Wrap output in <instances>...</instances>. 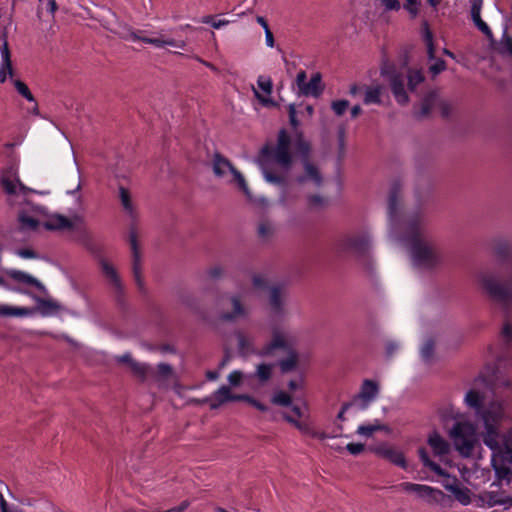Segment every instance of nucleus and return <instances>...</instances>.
I'll return each instance as SVG.
<instances>
[{
    "label": "nucleus",
    "mask_w": 512,
    "mask_h": 512,
    "mask_svg": "<svg viewBox=\"0 0 512 512\" xmlns=\"http://www.w3.org/2000/svg\"><path fill=\"white\" fill-rule=\"evenodd\" d=\"M463 403L473 410L483 426L478 425L467 414L451 409L454 420L448 436L454 449L463 458L473 456L482 440L491 451V465L500 484L512 485V428L500 431L503 423L511 421L509 405L502 400L486 401V391L479 387L470 388L464 395Z\"/></svg>",
    "instance_id": "f257e3e1"
},
{
    "label": "nucleus",
    "mask_w": 512,
    "mask_h": 512,
    "mask_svg": "<svg viewBox=\"0 0 512 512\" xmlns=\"http://www.w3.org/2000/svg\"><path fill=\"white\" fill-rule=\"evenodd\" d=\"M400 186L393 185L389 194L388 209L391 230L395 238L410 245L414 266L419 269H432L442 261L437 246L421 230L419 221L397 219Z\"/></svg>",
    "instance_id": "f03ea898"
},
{
    "label": "nucleus",
    "mask_w": 512,
    "mask_h": 512,
    "mask_svg": "<svg viewBox=\"0 0 512 512\" xmlns=\"http://www.w3.org/2000/svg\"><path fill=\"white\" fill-rule=\"evenodd\" d=\"M0 185L7 196L8 204L19 209L18 220L22 230H36L39 225H42V222L35 218L39 207L29 201V194L33 190L20 181L16 166L12 165L3 170Z\"/></svg>",
    "instance_id": "7ed1b4c3"
},
{
    "label": "nucleus",
    "mask_w": 512,
    "mask_h": 512,
    "mask_svg": "<svg viewBox=\"0 0 512 512\" xmlns=\"http://www.w3.org/2000/svg\"><path fill=\"white\" fill-rule=\"evenodd\" d=\"M290 137L285 130L278 135L275 147H264L261 151L259 164L265 180L272 184H284L285 174L292 164Z\"/></svg>",
    "instance_id": "20e7f679"
},
{
    "label": "nucleus",
    "mask_w": 512,
    "mask_h": 512,
    "mask_svg": "<svg viewBox=\"0 0 512 512\" xmlns=\"http://www.w3.org/2000/svg\"><path fill=\"white\" fill-rule=\"evenodd\" d=\"M254 297L253 288H241L230 293L219 303V318L223 321H236L248 317L251 311V301Z\"/></svg>",
    "instance_id": "39448f33"
},
{
    "label": "nucleus",
    "mask_w": 512,
    "mask_h": 512,
    "mask_svg": "<svg viewBox=\"0 0 512 512\" xmlns=\"http://www.w3.org/2000/svg\"><path fill=\"white\" fill-rule=\"evenodd\" d=\"M478 282L482 290L493 301L508 307L512 304V276L507 284H504L497 275L492 272H481Z\"/></svg>",
    "instance_id": "423d86ee"
},
{
    "label": "nucleus",
    "mask_w": 512,
    "mask_h": 512,
    "mask_svg": "<svg viewBox=\"0 0 512 512\" xmlns=\"http://www.w3.org/2000/svg\"><path fill=\"white\" fill-rule=\"evenodd\" d=\"M237 342L243 354L257 353L261 356H269L275 349H288L294 343V340L289 333L280 329H273L270 343L258 351L254 350L252 339L242 333L237 334Z\"/></svg>",
    "instance_id": "0eeeda50"
},
{
    "label": "nucleus",
    "mask_w": 512,
    "mask_h": 512,
    "mask_svg": "<svg viewBox=\"0 0 512 512\" xmlns=\"http://www.w3.org/2000/svg\"><path fill=\"white\" fill-rule=\"evenodd\" d=\"M33 299L36 302L35 309L27 307H16L0 303V317H27L31 316L35 311L41 314L43 317H49L57 314L62 310V306L53 299H43L34 296Z\"/></svg>",
    "instance_id": "6e6552de"
},
{
    "label": "nucleus",
    "mask_w": 512,
    "mask_h": 512,
    "mask_svg": "<svg viewBox=\"0 0 512 512\" xmlns=\"http://www.w3.org/2000/svg\"><path fill=\"white\" fill-rule=\"evenodd\" d=\"M212 169L216 177L225 179L228 183H236L239 189L251 200V192L244 176L232 165V163L219 153L212 158Z\"/></svg>",
    "instance_id": "1a4fd4ad"
},
{
    "label": "nucleus",
    "mask_w": 512,
    "mask_h": 512,
    "mask_svg": "<svg viewBox=\"0 0 512 512\" xmlns=\"http://www.w3.org/2000/svg\"><path fill=\"white\" fill-rule=\"evenodd\" d=\"M1 64H0V82L4 83L10 76L11 82L16 91L29 102H35V98L28 86L19 79L13 78V68L10 58V51L6 40L0 45Z\"/></svg>",
    "instance_id": "9d476101"
},
{
    "label": "nucleus",
    "mask_w": 512,
    "mask_h": 512,
    "mask_svg": "<svg viewBox=\"0 0 512 512\" xmlns=\"http://www.w3.org/2000/svg\"><path fill=\"white\" fill-rule=\"evenodd\" d=\"M125 40L137 42L141 41L146 44H150L156 48H165V47H176L180 49H184L186 47V42L183 40H175L174 38L163 34V33H152L151 36H145L144 31L142 30H131L128 29L127 33L122 36Z\"/></svg>",
    "instance_id": "9b49d317"
},
{
    "label": "nucleus",
    "mask_w": 512,
    "mask_h": 512,
    "mask_svg": "<svg viewBox=\"0 0 512 512\" xmlns=\"http://www.w3.org/2000/svg\"><path fill=\"white\" fill-rule=\"evenodd\" d=\"M335 248L340 254L362 256L370 248V238L365 234L346 235L336 242Z\"/></svg>",
    "instance_id": "f8f14e48"
},
{
    "label": "nucleus",
    "mask_w": 512,
    "mask_h": 512,
    "mask_svg": "<svg viewBox=\"0 0 512 512\" xmlns=\"http://www.w3.org/2000/svg\"><path fill=\"white\" fill-rule=\"evenodd\" d=\"M298 151L303 156L304 173L302 176H299L297 178V181L299 183H312L316 187L321 186L323 183V177L318 167L315 164H313L308 158L310 152L309 144L303 140H300L298 142Z\"/></svg>",
    "instance_id": "ddd939ff"
},
{
    "label": "nucleus",
    "mask_w": 512,
    "mask_h": 512,
    "mask_svg": "<svg viewBox=\"0 0 512 512\" xmlns=\"http://www.w3.org/2000/svg\"><path fill=\"white\" fill-rule=\"evenodd\" d=\"M84 222V216L81 214H74L70 218L53 214L42 222V226L47 230H71L83 226Z\"/></svg>",
    "instance_id": "4468645a"
},
{
    "label": "nucleus",
    "mask_w": 512,
    "mask_h": 512,
    "mask_svg": "<svg viewBox=\"0 0 512 512\" xmlns=\"http://www.w3.org/2000/svg\"><path fill=\"white\" fill-rule=\"evenodd\" d=\"M379 385L377 382L365 379L362 382L359 394L352 401L359 409L365 410L377 398Z\"/></svg>",
    "instance_id": "2eb2a0df"
},
{
    "label": "nucleus",
    "mask_w": 512,
    "mask_h": 512,
    "mask_svg": "<svg viewBox=\"0 0 512 512\" xmlns=\"http://www.w3.org/2000/svg\"><path fill=\"white\" fill-rule=\"evenodd\" d=\"M288 294L283 287L273 286L269 290V307L272 315L282 317L287 313Z\"/></svg>",
    "instance_id": "dca6fc26"
},
{
    "label": "nucleus",
    "mask_w": 512,
    "mask_h": 512,
    "mask_svg": "<svg viewBox=\"0 0 512 512\" xmlns=\"http://www.w3.org/2000/svg\"><path fill=\"white\" fill-rule=\"evenodd\" d=\"M373 451L377 456L384 458L399 467L406 468L407 466L403 453L387 443H382L376 446Z\"/></svg>",
    "instance_id": "f3484780"
},
{
    "label": "nucleus",
    "mask_w": 512,
    "mask_h": 512,
    "mask_svg": "<svg viewBox=\"0 0 512 512\" xmlns=\"http://www.w3.org/2000/svg\"><path fill=\"white\" fill-rule=\"evenodd\" d=\"M480 500L484 506L489 508L502 506L504 510L512 507V497L499 491H485L480 495Z\"/></svg>",
    "instance_id": "a211bd4d"
},
{
    "label": "nucleus",
    "mask_w": 512,
    "mask_h": 512,
    "mask_svg": "<svg viewBox=\"0 0 512 512\" xmlns=\"http://www.w3.org/2000/svg\"><path fill=\"white\" fill-rule=\"evenodd\" d=\"M419 457L425 467H428L430 470H432L439 476L446 477V479L442 483V485L445 489H446V485H451V486L459 485L457 478L450 477L449 475H447L444 472V470L437 463L433 462L429 458L428 453L425 449H419Z\"/></svg>",
    "instance_id": "6ab92c4d"
},
{
    "label": "nucleus",
    "mask_w": 512,
    "mask_h": 512,
    "mask_svg": "<svg viewBox=\"0 0 512 512\" xmlns=\"http://www.w3.org/2000/svg\"><path fill=\"white\" fill-rule=\"evenodd\" d=\"M483 7V0H471V19L474 25L488 38L493 37V33L489 26L481 18V10Z\"/></svg>",
    "instance_id": "aec40b11"
},
{
    "label": "nucleus",
    "mask_w": 512,
    "mask_h": 512,
    "mask_svg": "<svg viewBox=\"0 0 512 512\" xmlns=\"http://www.w3.org/2000/svg\"><path fill=\"white\" fill-rule=\"evenodd\" d=\"M418 489L416 497L430 505L441 504L445 499V494L437 488L420 484Z\"/></svg>",
    "instance_id": "412c9836"
},
{
    "label": "nucleus",
    "mask_w": 512,
    "mask_h": 512,
    "mask_svg": "<svg viewBox=\"0 0 512 512\" xmlns=\"http://www.w3.org/2000/svg\"><path fill=\"white\" fill-rule=\"evenodd\" d=\"M232 392L226 385L219 387L210 397L201 400V403H209L211 409H218L223 404L231 401Z\"/></svg>",
    "instance_id": "4be33fe9"
},
{
    "label": "nucleus",
    "mask_w": 512,
    "mask_h": 512,
    "mask_svg": "<svg viewBox=\"0 0 512 512\" xmlns=\"http://www.w3.org/2000/svg\"><path fill=\"white\" fill-rule=\"evenodd\" d=\"M427 442L435 456H446L450 452V444L438 432H433L428 436Z\"/></svg>",
    "instance_id": "5701e85b"
},
{
    "label": "nucleus",
    "mask_w": 512,
    "mask_h": 512,
    "mask_svg": "<svg viewBox=\"0 0 512 512\" xmlns=\"http://www.w3.org/2000/svg\"><path fill=\"white\" fill-rule=\"evenodd\" d=\"M129 242L132 251V270L133 275H141V254L140 247L137 242L136 230L132 227L129 232Z\"/></svg>",
    "instance_id": "b1692460"
},
{
    "label": "nucleus",
    "mask_w": 512,
    "mask_h": 512,
    "mask_svg": "<svg viewBox=\"0 0 512 512\" xmlns=\"http://www.w3.org/2000/svg\"><path fill=\"white\" fill-rule=\"evenodd\" d=\"M389 81L396 101L400 105H406L409 102V97L404 89L402 77L400 75H391Z\"/></svg>",
    "instance_id": "393cba45"
},
{
    "label": "nucleus",
    "mask_w": 512,
    "mask_h": 512,
    "mask_svg": "<svg viewBox=\"0 0 512 512\" xmlns=\"http://www.w3.org/2000/svg\"><path fill=\"white\" fill-rule=\"evenodd\" d=\"M100 265L103 274L109 280L110 284L117 292H121L123 290V284L115 267L104 259L100 261Z\"/></svg>",
    "instance_id": "a878e982"
},
{
    "label": "nucleus",
    "mask_w": 512,
    "mask_h": 512,
    "mask_svg": "<svg viewBox=\"0 0 512 512\" xmlns=\"http://www.w3.org/2000/svg\"><path fill=\"white\" fill-rule=\"evenodd\" d=\"M7 274L17 282L35 286L40 291L46 292L45 286L39 280L24 271L10 269L7 271Z\"/></svg>",
    "instance_id": "bb28decb"
},
{
    "label": "nucleus",
    "mask_w": 512,
    "mask_h": 512,
    "mask_svg": "<svg viewBox=\"0 0 512 512\" xmlns=\"http://www.w3.org/2000/svg\"><path fill=\"white\" fill-rule=\"evenodd\" d=\"M257 85L264 94L262 95L257 90L254 89L255 96L258 98V100L264 105L272 103V101L269 99V96L271 95L273 88L272 80L266 76H259L257 80Z\"/></svg>",
    "instance_id": "cd10ccee"
},
{
    "label": "nucleus",
    "mask_w": 512,
    "mask_h": 512,
    "mask_svg": "<svg viewBox=\"0 0 512 512\" xmlns=\"http://www.w3.org/2000/svg\"><path fill=\"white\" fill-rule=\"evenodd\" d=\"M281 371L283 373H288L291 371H294L298 368L299 365V354L294 349H289L287 356L281 360H279L278 363Z\"/></svg>",
    "instance_id": "c85d7f7f"
},
{
    "label": "nucleus",
    "mask_w": 512,
    "mask_h": 512,
    "mask_svg": "<svg viewBox=\"0 0 512 512\" xmlns=\"http://www.w3.org/2000/svg\"><path fill=\"white\" fill-rule=\"evenodd\" d=\"M446 490L450 491L455 499L462 505L467 506L471 503V491L462 485H446Z\"/></svg>",
    "instance_id": "c756f323"
},
{
    "label": "nucleus",
    "mask_w": 512,
    "mask_h": 512,
    "mask_svg": "<svg viewBox=\"0 0 512 512\" xmlns=\"http://www.w3.org/2000/svg\"><path fill=\"white\" fill-rule=\"evenodd\" d=\"M383 87L379 84L366 86L364 88V98L363 101L365 104H380L381 103V95H382Z\"/></svg>",
    "instance_id": "7c9ffc66"
},
{
    "label": "nucleus",
    "mask_w": 512,
    "mask_h": 512,
    "mask_svg": "<svg viewBox=\"0 0 512 512\" xmlns=\"http://www.w3.org/2000/svg\"><path fill=\"white\" fill-rule=\"evenodd\" d=\"M322 92L321 86V75L319 73H315L310 81L306 84L304 88H302V93L304 95H311L317 97Z\"/></svg>",
    "instance_id": "2f4dec72"
},
{
    "label": "nucleus",
    "mask_w": 512,
    "mask_h": 512,
    "mask_svg": "<svg viewBox=\"0 0 512 512\" xmlns=\"http://www.w3.org/2000/svg\"><path fill=\"white\" fill-rule=\"evenodd\" d=\"M129 369L131 373L141 381H145L152 374L150 365L138 362L137 360L131 363Z\"/></svg>",
    "instance_id": "473e14b6"
},
{
    "label": "nucleus",
    "mask_w": 512,
    "mask_h": 512,
    "mask_svg": "<svg viewBox=\"0 0 512 512\" xmlns=\"http://www.w3.org/2000/svg\"><path fill=\"white\" fill-rule=\"evenodd\" d=\"M275 225L269 220H263L258 224L257 233L261 240L268 241L275 234Z\"/></svg>",
    "instance_id": "72a5a7b5"
},
{
    "label": "nucleus",
    "mask_w": 512,
    "mask_h": 512,
    "mask_svg": "<svg viewBox=\"0 0 512 512\" xmlns=\"http://www.w3.org/2000/svg\"><path fill=\"white\" fill-rule=\"evenodd\" d=\"M272 370V364L261 363L257 365L255 373L252 376L256 377L260 383H265L270 379Z\"/></svg>",
    "instance_id": "f704fd0d"
},
{
    "label": "nucleus",
    "mask_w": 512,
    "mask_h": 512,
    "mask_svg": "<svg viewBox=\"0 0 512 512\" xmlns=\"http://www.w3.org/2000/svg\"><path fill=\"white\" fill-rule=\"evenodd\" d=\"M381 430H386V426L375 423V424H368V425H360L357 428L356 432H357V434H359L361 436L371 437L374 432L381 431Z\"/></svg>",
    "instance_id": "c9c22d12"
},
{
    "label": "nucleus",
    "mask_w": 512,
    "mask_h": 512,
    "mask_svg": "<svg viewBox=\"0 0 512 512\" xmlns=\"http://www.w3.org/2000/svg\"><path fill=\"white\" fill-rule=\"evenodd\" d=\"M248 378H251V375H245L240 370H234L228 375L227 380L232 387H238Z\"/></svg>",
    "instance_id": "e433bc0d"
},
{
    "label": "nucleus",
    "mask_w": 512,
    "mask_h": 512,
    "mask_svg": "<svg viewBox=\"0 0 512 512\" xmlns=\"http://www.w3.org/2000/svg\"><path fill=\"white\" fill-rule=\"evenodd\" d=\"M423 37L426 42L427 46V52L430 59L434 58V44H433V35L430 31L427 22L424 23V29H423Z\"/></svg>",
    "instance_id": "4c0bfd02"
},
{
    "label": "nucleus",
    "mask_w": 512,
    "mask_h": 512,
    "mask_svg": "<svg viewBox=\"0 0 512 512\" xmlns=\"http://www.w3.org/2000/svg\"><path fill=\"white\" fill-rule=\"evenodd\" d=\"M200 22L203 23V24H209L214 29H220V28L228 25L229 23H231V21L226 20V19H218V20H216L215 17L212 16V15H207V16L202 17L200 19Z\"/></svg>",
    "instance_id": "58836bf2"
},
{
    "label": "nucleus",
    "mask_w": 512,
    "mask_h": 512,
    "mask_svg": "<svg viewBox=\"0 0 512 512\" xmlns=\"http://www.w3.org/2000/svg\"><path fill=\"white\" fill-rule=\"evenodd\" d=\"M434 353V342L432 339H427L420 349L421 357L424 361L429 362Z\"/></svg>",
    "instance_id": "ea45409f"
},
{
    "label": "nucleus",
    "mask_w": 512,
    "mask_h": 512,
    "mask_svg": "<svg viewBox=\"0 0 512 512\" xmlns=\"http://www.w3.org/2000/svg\"><path fill=\"white\" fill-rule=\"evenodd\" d=\"M119 194H120V199H121L123 208L128 213H130L132 215L133 214V205H132V201L130 199L129 192L125 188L120 187Z\"/></svg>",
    "instance_id": "a19ab883"
},
{
    "label": "nucleus",
    "mask_w": 512,
    "mask_h": 512,
    "mask_svg": "<svg viewBox=\"0 0 512 512\" xmlns=\"http://www.w3.org/2000/svg\"><path fill=\"white\" fill-rule=\"evenodd\" d=\"M272 402L274 404L280 405V406H290L291 405V397L289 394L279 391L274 394L272 398Z\"/></svg>",
    "instance_id": "79ce46f5"
},
{
    "label": "nucleus",
    "mask_w": 512,
    "mask_h": 512,
    "mask_svg": "<svg viewBox=\"0 0 512 512\" xmlns=\"http://www.w3.org/2000/svg\"><path fill=\"white\" fill-rule=\"evenodd\" d=\"M435 99H436V95H434V94H431L427 98L424 99V101L422 102V105H421V110H420L421 117L427 116L430 113Z\"/></svg>",
    "instance_id": "37998d69"
},
{
    "label": "nucleus",
    "mask_w": 512,
    "mask_h": 512,
    "mask_svg": "<svg viewBox=\"0 0 512 512\" xmlns=\"http://www.w3.org/2000/svg\"><path fill=\"white\" fill-rule=\"evenodd\" d=\"M419 485L420 484H417V483L402 482V483L398 484L397 486H395V488H396V490H398L400 492L413 493L416 495L419 490L418 489Z\"/></svg>",
    "instance_id": "c03bdc74"
},
{
    "label": "nucleus",
    "mask_w": 512,
    "mask_h": 512,
    "mask_svg": "<svg viewBox=\"0 0 512 512\" xmlns=\"http://www.w3.org/2000/svg\"><path fill=\"white\" fill-rule=\"evenodd\" d=\"M424 80L420 71H411L408 75V85L410 90H414Z\"/></svg>",
    "instance_id": "a18cd8bd"
},
{
    "label": "nucleus",
    "mask_w": 512,
    "mask_h": 512,
    "mask_svg": "<svg viewBox=\"0 0 512 512\" xmlns=\"http://www.w3.org/2000/svg\"><path fill=\"white\" fill-rule=\"evenodd\" d=\"M207 276L212 280H218L224 277L225 269L220 265H214L207 270Z\"/></svg>",
    "instance_id": "49530a36"
},
{
    "label": "nucleus",
    "mask_w": 512,
    "mask_h": 512,
    "mask_svg": "<svg viewBox=\"0 0 512 512\" xmlns=\"http://www.w3.org/2000/svg\"><path fill=\"white\" fill-rule=\"evenodd\" d=\"M284 418L288 422L292 423L298 430H300L304 434H308L311 436V432L314 431L307 424L301 423V422L297 421L296 419L292 418L291 416L285 415Z\"/></svg>",
    "instance_id": "de8ad7c7"
},
{
    "label": "nucleus",
    "mask_w": 512,
    "mask_h": 512,
    "mask_svg": "<svg viewBox=\"0 0 512 512\" xmlns=\"http://www.w3.org/2000/svg\"><path fill=\"white\" fill-rule=\"evenodd\" d=\"M511 250V246L507 242H500L498 243L494 248V253L497 257H506L508 256L509 252Z\"/></svg>",
    "instance_id": "09e8293b"
},
{
    "label": "nucleus",
    "mask_w": 512,
    "mask_h": 512,
    "mask_svg": "<svg viewBox=\"0 0 512 512\" xmlns=\"http://www.w3.org/2000/svg\"><path fill=\"white\" fill-rule=\"evenodd\" d=\"M349 106V102L347 100H337L332 102V109L336 115L340 116L345 113Z\"/></svg>",
    "instance_id": "8fccbe9b"
},
{
    "label": "nucleus",
    "mask_w": 512,
    "mask_h": 512,
    "mask_svg": "<svg viewBox=\"0 0 512 512\" xmlns=\"http://www.w3.org/2000/svg\"><path fill=\"white\" fill-rule=\"evenodd\" d=\"M157 372L161 378L167 379L172 375L173 369L167 363H159L157 366Z\"/></svg>",
    "instance_id": "3c124183"
},
{
    "label": "nucleus",
    "mask_w": 512,
    "mask_h": 512,
    "mask_svg": "<svg viewBox=\"0 0 512 512\" xmlns=\"http://www.w3.org/2000/svg\"><path fill=\"white\" fill-rule=\"evenodd\" d=\"M501 337L507 343H512V325L510 323H505L501 330Z\"/></svg>",
    "instance_id": "603ef678"
},
{
    "label": "nucleus",
    "mask_w": 512,
    "mask_h": 512,
    "mask_svg": "<svg viewBox=\"0 0 512 512\" xmlns=\"http://www.w3.org/2000/svg\"><path fill=\"white\" fill-rule=\"evenodd\" d=\"M0 509L1 512H21L16 506H9L3 494L0 492Z\"/></svg>",
    "instance_id": "864d4df0"
},
{
    "label": "nucleus",
    "mask_w": 512,
    "mask_h": 512,
    "mask_svg": "<svg viewBox=\"0 0 512 512\" xmlns=\"http://www.w3.org/2000/svg\"><path fill=\"white\" fill-rule=\"evenodd\" d=\"M364 444L362 443H349L346 446L347 451L352 455H359L364 451Z\"/></svg>",
    "instance_id": "5fc2aeb1"
},
{
    "label": "nucleus",
    "mask_w": 512,
    "mask_h": 512,
    "mask_svg": "<svg viewBox=\"0 0 512 512\" xmlns=\"http://www.w3.org/2000/svg\"><path fill=\"white\" fill-rule=\"evenodd\" d=\"M288 387L291 391L301 390L304 387V377L300 375L297 379L290 380Z\"/></svg>",
    "instance_id": "6e6d98bb"
},
{
    "label": "nucleus",
    "mask_w": 512,
    "mask_h": 512,
    "mask_svg": "<svg viewBox=\"0 0 512 512\" xmlns=\"http://www.w3.org/2000/svg\"><path fill=\"white\" fill-rule=\"evenodd\" d=\"M252 283L254 286L253 291L255 292L256 289H261L266 287L267 280L262 275H254L252 278Z\"/></svg>",
    "instance_id": "4d7b16f0"
},
{
    "label": "nucleus",
    "mask_w": 512,
    "mask_h": 512,
    "mask_svg": "<svg viewBox=\"0 0 512 512\" xmlns=\"http://www.w3.org/2000/svg\"><path fill=\"white\" fill-rule=\"evenodd\" d=\"M446 68V64L442 59H437L434 64L430 66V71L433 74H439L440 72L444 71Z\"/></svg>",
    "instance_id": "13d9d810"
},
{
    "label": "nucleus",
    "mask_w": 512,
    "mask_h": 512,
    "mask_svg": "<svg viewBox=\"0 0 512 512\" xmlns=\"http://www.w3.org/2000/svg\"><path fill=\"white\" fill-rule=\"evenodd\" d=\"M115 359L118 363L125 364L128 367L131 365L132 362L136 361L129 352L116 356Z\"/></svg>",
    "instance_id": "bf43d9fd"
},
{
    "label": "nucleus",
    "mask_w": 512,
    "mask_h": 512,
    "mask_svg": "<svg viewBox=\"0 0 512 512\" xmlns=\"http://www.w3.org/2000/svg\"><path fill=\"white\" fill-rule=\"evenodd\" d=\"M381 4L384 6L386 10H399L400 2L399 0H381Z\"/></svg>",
    "instance_id": "052dcab7"
},
{
    "label": "nucleus",
    "mask_w": 512,
    "mask_h": 512,
    "mask_svg": "<svg viewBox=\"0 0 512 512\" xmlns=\"http://www.w3.org/2000/svg\"><path fill=\"white\" fill-rule=\"evenodd\" d=\"M306 79H307V76H306L305 71L302 70V71L298 72V74L296 76V84L301 93H302V88H304L307 84Z\"/></svg>",
    "instance_id": "680f3d73"
},
{
    "label": "nucleus",
    "mask_w": 512,
    "mask_h": 512,
    "mask_svg": "<svg viewBox=\"0 0 512 512\" xmlns=\"http://www.w3.org/2000/svg\"><path fill=\"white\" fill-rule=\"evenodd\" d=\"M41 8H45L51 15H54L57 10V4L55 0H44V4L40 3Z\"/></svg>",
    "instance_id": "e2e57ef3"
},
{
    "label": "nucleus",
    "mask_w": 512,
    "mask_h": 512,
    "mask_svg": "<svg viewBox=\"0 0 512 512\" xmlns=\"http://www.w3.org/2000/svg\"><path fill=\"white\" fill-rule=\"evenodd\" d=\"M308 202L312 207H322L325 201L320 195H313L308 198Z\"/></svg>",
    "instance_id": "0e129e2a"
},
{
    "label": "nucleus",
    "mask_w": 512,
    "mask_h": 512,
    "mask_svg": "<svg viewBox=\"0 0 512 512\" xmlns=\"http://www.w3.org/2000/svg\"><path fill=\"white\" fill-rule=\"evenodd\" d=\"M16 254L24 259H33L37 257L36 253L31 249H20Z\"/></svg>",
    "instance_id": "69168bd1"
},
{
    "label": "nucleus",
    "mask_w": 512,
    "mask_h": 512,
    "mask_svg": "<svg viewBox=\"0 0 512 512\" xmlns=\"http://www.w3.org/2000/svg\"><path fill=\"white\" fill-rule=\"evenodd\" d=\"M502 47L504 51L512 55V37L507 36L502 41Z\"/></svg>",
    "instance_id": "338daca9"
},
{
    "label": "nucleus",
    "mask_w": 512,
    "mask_h": 512,
    "mask_svg": "<svg viewBox=\"0 0 512 512\" xmlns=\"http://www.w3.org/2000/svg\"><path fill=\"white\" fill-rule=\"evenodd\" d=\"M189 507L188 501H183L179 506L171 508L166 511H156V512H184Z\"/></svg>",
    "instance_id": "774afa93"
}]
</instances>
